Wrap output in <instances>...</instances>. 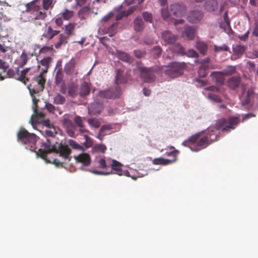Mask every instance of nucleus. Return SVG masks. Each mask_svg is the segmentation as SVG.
I'll return each instance as SVG.
<instances>
[{
	"label": "nucleus",
	"instance_id": "obj_19",
	"mask_svg": "<svg viewBox=\"0 0 258 258\" xmlns=\"http://www.w3.org/2000/svg\"><path fill=\"white\" fill-rule=\"evenodd\" d=\"M203 16V13L201 11H193L189 14L187 20L190 23H196L201 21Z\"/></svg>",
	"mask_w": 258,
	"mask_h": 258
},
{
	"label": "nucleus",
	"instance_id": "obj_1",
	"mask_svg": "<svg viewBox=\"0 0 258 258\" xmlns=\"http://www.w3.org/2000/svg\"><path fill=\"white\" fill-rule=\"evenodd\" d=\"M54 152L59 154V156L68 161L72 159L71 149L67 145L60 143L58 146L52 145L49 140L47 139L45 142L42 143L40 148L36 152L38 156L45 160L47 163H51V160L47 158L48 154Z\"/></svg>",
	"mask_w": 258,
	"mask_h": 258
},
{
	"label": "nucleus",
	"instance_id": "obj_18",
	"mask_svg": "<svg viewBox=\"0 0 258 258\" xmlns=\"http://www.w3.org/2000/svg\"><path fill=\"white\" fill-rule=\"evenodd\" d=\"M103 109L102 103L94 102L88 106V113L90 115H96L100 113Z\"/></svg>",
	"mask_w": 258,
	"mask_h": 258
},
{
	"label": "nucleus",
	"instance_id": "obj_42",
	"mask_svg": "<svg viewBox=\"0 0 258 258\" xmlns=\"http://www.w3.org/2000/svg\"><path fill=\"white\" fill-rule=\"evenodd\" d=\"M107 149L106 146L104 144H99L95 145L92 150L94 152L104 153Z\"/></svg>",
	"mask_w": 258,
	"mask_h": 258
},
{
	"label": "nucleus",
	"instance_id": "obj_46",
	"mask_svg": "<svg viewBox=\"0 0 258 258\" xmlns=\"http://www.w3.org/2000/svg\"><path fill=\"white\" fill-rule=\"evenodd\" d=\"M21 62L19 64V66L21 68L23 67L27 63L28 61V55L25 51H23L20 55Z\"/></svg>",
	"mask_w": 258,
	"mask_h": 258
},
{
	"label": "nucleus",
	"instance_id": "obj_53",
	"mask_svg": "<svg viewBox=\"0 0 258 258\" xmlns=\"http://www.w3.org/2000/svg\"><path fill=\"white\" fill-rule=\"evenodd\" d=\"M44 132H45V135L47 137H53L56 134V131H55V129L54 128V127H51L50 128H47V129H46L45 130Z\"/></svg>",
	"mask_w": 258,
	"mask_h": 258
},
{
	"label": "nucleus",
	"instance_id": "obj_58",
	"mask_svg": "<svg viewBox=\"0 0 258 258\" xmlns=\"http://www.w3.org/2000/svg\"><path fill=\"white\" fill-rule=\"evenodd\" d=\"M161 15L164 20H166V19L168 18L169 16L172 15V14L170 13V11L169 12L168 9L166 8L162 9Z\"/></svg>",
	"mask_w": 258,
	"mask_h": 258
},
{
	"label": "nucleus",
	"instance_id": "obj_23",
	"mask_svg": "<svg viewBox=\"0 0 258 258\" xmlns=\"http://www.w3.org/2000/svg\"><path fill=\"white\" fill-rule=\"evenodd\" d=\"M233 54L231 56L232 59H236L240 58L245 51V48L243 46L237 45L233 47Z\"/></svg>",
	"mask_w": 258,
	"mask_h": 258
},
{
	"label": "nucleus",
	"instance_id": "obj_33",
	"mask_svg": "<svg viewBox=\"0 0 258 258\" xmlns=\"http://www.w3.org/2000/svg\"><path fill=\"white\" fill-rule=\"evenodd\" d=\"M127 81L126 78L123 76L122 72L120 70L116 71V75L115 77V83L118 86L121 84H124Z\"/></svg>",
	"mask_w": 258,
	"mask_h": 258
},
{
	"label": "nucleus",
	"instance_id": "obj_30",
	"mask_svg": "<svg viewBox=\"0 0 258 258\" xmlns=\"http://www.w3.org/2000/svg\"><path fill=\"white\" fill-rule=\"evenodd\" d=\"M205 9L209 12L216 11L218 7V3L216 0H208L205 3Z\"/></svg>",
	"mask_w": 258,
	"mask_h": 258
},
{
	"label": "nucleus",
	"instance_id": "obj_27",
	"mask_svg": "<svg viewBox=\"0 0 258 258\" xmlns=\"http://www.w3.org/2000/svg\"><path fill=\"white\" fill-rule=\"evenodd\" d=\"M69 37L65 35L63 33H60L59 35L57 41L54 43V47L56 49L60 48L62 45L67 44Z\"/></svg>",
	"mask_w": 258,
	"mask_h": 258
},
{
	"label": "nucleus",
	"instance_id": "obj_63",
	"mask_svg": "<svg viewBox=\"0 0 258 258\" xmlns=\"http://www.w3.org/2000/svg\"><path fill=\"white\" fill-rule=\"evenodd\" d=\"M8 68L9 65L7 63L0 59V69H3V71L5 72Z\"/></svg>",
	"mask_w": 258,
	"mask_h": 258
},
{
	"label": "nucleus",
	"instance_id": "obj_5",
	"mask_svg": "<svg viewBox=\"0 0 258 258\" xmlns=\"http://www.w3.org/2000/svg\"><path fill=\"white\" fill-rule=\"evenodd\" d=\"M18 142L27 145L26 148H29L31 151L36 152V144L37 137L33 133H30L24 128H21L17 133Z\"/></svg>",
	"mask_w": 258,
	"mask_h": 258
},
{
	"label": "nucleus",
	"instance_id": "obj_52",
	"mask_svg": "<svg viewBox=\"0 0 258 258\" xmlns=\"http://www.w3.org/2000/svg\"><path fill=\"white\" fill-rule=\"evenodd\" d=\"M87 122L91 126L95 128H98L100 126V122L97 119L95 118H89Z\"/></svg>",
	"mask_w": 258,
	"mask_h": 258
},
{
	"label": "nucleus",
	"instance_id": "obj_25",
	"mask_svg": "<svg viewBox=\"0 0 258 258\" xmlns=\"http://www.w3.org/2000/svg\"><path fill=\"white\" fill-rule=\"evenodd\" d=\"M169 50L173 54H180L183 55L185 54L184 48L178 43H173L169 48Z\"/></svg>",
	"mask_w": 258,
	"mask_h": 258
},
{
	"label": "nucleus",
	"instance_id": "obj_20",
	"mask_svg": "<svg viewBox=\"0 0 258 258\" xmlns=\"http://www.w3.org/2000/svg\"><path fill=\"white\" fill-rule=\"evenodd\" d=\"M133 27L136 32H141L145 28L144 22L140 16L137 17L133 21Z\"/></svg>",
	"mask_w": 258,
	"mask_h": 258
},
{
	"label": "nucleus",
	"instance_id": "obj_31",
	"mask_svg": "<svg viewBox=\"0 0 258 258\" xmlns=\"http://www.w3.org/2000/svg\"><path fill=\"white\" fill-rule=\"evenodd\" d=\"M63 78V75L61 69L58 70L55 76V83L56 85L59 86L61 88L64 87V82Z\"/></svg>",
	"mask_w": 258,
	"mask_h": 258
},
{
	"label": "nucleus",
	"instance_id": "obj_56",
	"mask_svg": "<svg viewBox=\"0 0 258 258\" xmlns=\"http://www.w3.org/2000/svg\"><path fill=\"white\" fill-rule=\"evenodd\" d=\"M208 97L209 99L215 102L220 103L222 102L221 98L218 95L215 94L210 93Z\"/></svg>",
	"mask_w": 258,
	"mask_h": 258
},
{
	"label": "nucleus",
	"instance_id": "obj_11",
	"mask_svg": "<svg viewBox=\"0 0 258 258\" xmlns=\"http://www.w3.org/2000/svg\"><path fill=\"white\" fill-rule=\"evenodd\" d=\"M121 93V89L116 86L115 88H111L107 90L100 91L99 96L106 99H113L118 97Z\"/></svg>",
	"mask_w": 258,
	"mask_h": 258
},
{
	"label": "nucleus",
	"instance_id": "obj_10",
	"mask_svg": "<svg viewBox=\"0 0 258 258\" xmlns=\"http://www.w3.org/2000/svg\"><path fill=\"white\" fill-rule=\"evenodd\" d=\"M254 87H249L245 92L246 88L245 86H242V90L239 98L243 106L250 103L251 99L253 98L254 95Z\"/></svg>",
	"mask_w": 258,
	"mask_h": 258
},
{
	"label": "nucleus",
	"instance_id": "obj_45",
	"mask_svg": "<svg viewBox=\"0 0 258 258\" xmlns=\"http://www.w3.org/2000/svg\"><path fill=\"white\" fill-rule=\"evenodd\" d=\"M43 9L45 11L53 7V0H42V3Z\"/></svg>",
	"mask_w": 258,
	"mask_h": 258
},
{
	"label": "nucleus",
	"instance_id": "obj_21",
	"mask_svg": "<svg viewBox=\"0 0 258 258\" xmlns=\"http://www.w3.org/2000/svg\"><path fill=\"white\" fill-rule=\"evenodd\" d=\"M241 83V79L239 77L233 76L230 78L227 81V86L233 90L238 88Z\"/></svg>",
	"mask_w": 258,
	"mask_h": 258
},
{
	"label": "nucleus",
	"instance_id": "obj_2",
	"mask_svg": "<svg viewBox=\"0 0 258 258\" xmlns=\"http://www.w3.org/2000/svg\"><path fill=\"white\" fill-rule=\"evenodd\" d=\"M201 133H198L190 137V142L193 144H196L195 149L196 152H198L207 148L209 145L218 140V135L215 131L209 129L205 135L201 136Z\"/></svg>",
	"mask_w": 258,
	"mask_h": 258
},
{
	"label": "nucleus",
	"instance_id": "obj_57",
	"mask_svg": "<svg viewBox=\"0 0 258 258\" xmlns=\"http://www.w3.org/2000/svg\"><path fill=\"white\" fill-rule=\"evenodd\" d=\"M76 125L79 127H83V120L80 116H76L74 119Z\"/></svg>",
	"mask_w": 258,
	"mask_h": 258
},
{
	"label": "nucleus",
	"instance_id": "obj_48",
	"mask_svg": "<svg viewBox=\"0 0 258 258\" xmlns=\"http://www.w3.org/2000/svg\"><path fill=\"white\" fill-rule=\"evenodd\" d=\"M142 17L146 22L153 23V17L151 13L148 12H144L142 13Z\"/></svg>",
	"mask_w": 258,
	"mask_h": 258
},
{
	"label": "nucleus",
	"instance_id": "obj_39",
	"mask_svg": "<svg viewBox=\"0 0 258 258\" xmlns=\"http://www.w3.org/2000/svg\"><path fill=\"white\" fill-rule=\"evenodd\" d=\"M209 67L208 65L203 64H202L198 70V74L201 77L204 78L206 77L208 74V71Z\"/></svg>",
	"mask_w": 258,
	"mask_h": 258
},
{
	"label": "nucleus",
	"instance_id": "obj_14",
	"mask_svg": "<svg viewBox=\"0 0 258 258\" xmlns=\"http://www.w3.org/2000/svg\"><path fill=\"white\" fill-rule=\"evenodd\" d=\"M111 173L117 174L119 176L121 175H125L127 176H129V172L127 170L123 171L122 170L121 167L122 165L119 163V162L116 161L115 160H113L112 164H111Z\"/></svg>",
	"mask_w": 258,
	"mask_h": 258
},
{
	"label": "nucleus",
	"instance_id": "obj_12",
	"mask_svg": "<svg viewBox=\"0 0 258 258\" xmlns=\"http://www.w3.org/2000/svg\"><path fill=\"white\" fill-rule=\"evenodd\" d=\"M35 73V69L30 68H26L21 72V75L18 77L17 80L26 85V81H29L31 80H33L35 81V77H32Z\"/></svg>",
	"mask_w": 258,
	"mask_h": 258
},
{
	"label": "nucleus",
	"instance_id": "obj_24",
	"mask_svg": "<svg viewBox=\"0 0 258 258\" xmlns=\"http://www.w3.org/2000/svg\"><path fill=\"white\" fill-rule=\"evenodd\" d=\"M210 76L218 85H222L224 84L225 76L222 71L213 72L211 73Z\"/></svg>",
	"mask_w": 258,
	"mask_h": 258
},
{
	"label": "nucleus",
	"instance_id": "obj_49",
	"mask_svg": "<svg viewBox=\"0 0 258 258\" xmlns=\"http://www.w3.org/2000/svg\"><path fill=\"white\" fill-rule=\"evenodd\" d=\"M45 107L50 113H55L56 111H59L58 108L55 107L53 105L50 103H46Z\"/></svg>",
	"mask_w": 258,
	"mask_h": 258
},
{
	"label": "nucleus",
	"instance_id": "obj_8",
	"mask_svg": "<svg viewBox=\"0 0 258 258\" xmlns=\"http://www.w3.org/2000/svg\"><path fill=\"white\" fill-rule=\"evenodd\" d=\"M184 67L185 63L183 62H173L165 71V72L169 77L175 78L182 74Z\"/></svg>",
	"mask_w": 258,
	"mask_h": 258
},
{
	"label": "nucleus",
	"instance_id": "obj_55",
	"mask_svg": "<svg viewBox=\"0 0 258 258\" xmlns=\"http://www.w3.org/2000/svg\"><path fill=\"white\" fill-rule=\"evenodd\" d=\"M84 137L85 139V142L84 143V145L87 148L91 147L93 145L92 140L88 136L86 135H85L84 136Z\"/></svg>",
	"mask_w": 258,
	"mask_h": 258
},
{
	"label": "nucleus",
	"instance_id": "obj_64",
	"mask_svg": "<svg viewBox=\"0 0 258 258\" xmlns=\"http://www.w3.org/2000/svg\"><path fill=\"white\" fill-rule=\"evenodd\" d=\"M7 75L9 78H15L16 79L15 71L11 69H9L7 72ZM18 78H17V79Z\"/></svg>",
	"mask_w": 258,
	"mask_h": 258
},
{
	"label": "nucleus",
	"instance_id": "obj_32",
	"mask_svg": "<svg viewBox=\"0 0 258 258\" xmlns=\"http://www.w3.org/2000/svg\"><path fill=\"white\" fill-rule=\"evenodd\" d=\"M174 162V160L164 159L162 157L155 158L153 160V163L155 165H166Z\"/></svg>",
	"mask_w": 258,
	"mask_h": 258
},
{
	"label": "nucleus",
	"instance_id": "obj_47",
	"mask_svg": "<svg viewBox=\"0 0 258 258\" xmlns=\"http://www.w3.org/2000/svg\"><path fill=\"white\" fill-rule=\"evenodd\" d=\"M225 76H228L233 74L235 72V68L233 66H228L222 71Z\"/></svg>",
	"mask_w": 258,
	"mask_h": 258
},
{
	"label": "nucleus",
	"instance_id": "obj_38",
	"mask_svg": "<svg viewBox=\"0 0 258 258\" xmlns=\"http://www.w3.org/2000/svg\"><path fill=\"white\" fill-rule=\"evenodd\" d=\"M90 9L89 7H84L78 12V17L82 20L85 19L87 15L89 14Z\"/></svg>",
	"mask_w": 258,
	"mask_h": 258
},
{
	"label": "nucleus",
	"instance_id": "obj_41",
	"mask_svg": "<svg viewBox=\"0 0 258 258\" xmlns=\"http://www.w3.org/2000/svg\"><path fill=\"white\" fill-rule=\"evenodd\" d=\"M62 124L64 127L68 130L70 128H74V125L72 121L68 117L64 116L62 119Z\"/></svg>",
	"mask_w": 258,
	"mask_h": 258
},
{
	"label": "nucleus",
	"instance_id": "obj_17",
	"mask_svg": "<svg viewBox=\"0 0 258 258\" xmlns=\"http://www.w3.org/2000/svg\"><path fill=\"white\" fill-rule=\"evenodd\" d=\"M74 159L76 162L82 163L85 166L90 165L91 162L90 156L86 153H83L77 156H75Z\"/></svg>",
	"mask_w": 258,
	"mask_h": 258
},
{
	"label": "nucleus",
	"instance_id": "obj_26",
	"mask_svg": "<svg viewBox=\"0 0 258 258\" xmlns=\"http://www.w3.org/2000/svg\"><path fill=\"white\" fill-rule=\"evenodd\" d=\"M182 35L183 37H186L188 40L193 39L195 36V28L192 26H185Z\"/></svg>",
	"mask_w": 258,
	"mask_h": 258
},
{
	"label": "nucleus",
	"instance_id": "obj_3",
	"mask_svg": "<svg viewBox=\"0 0 258 258\" xmlns=\"http://www.w3.org/2000/svg\"><path fill=\"white\" fill-rule=\"evenodd\" d=\"M26 12L31 13L32 16L29 19L36 24L37 20H43L47 17L46 12L42 11L41 4L39 0H34L25 5Z\"/></svg>",
	"mask_w": 258,
	"mask_h": 258
},
{
	"label": "nucleus",
	"instance_id": "obj_44",
	"mask_svg": "<svg viewBox=\"0 0 258 258\" xmlns=\"http://www.w3.org/2000/svg\"><path fill=\"white\" fill-rule=\"evenodd\" d=\"M74 12L68 9H65L61 13L62 17L65 20H69L74 16Z\"/></svg>",
	"mask_w": 258,
	"mask_h": 258
},
{
	"label": "nucleus",
	"instance_id": "obj_62",
	"mask_svg": "<svg viewBox=\"0 0 258 258\" xmlns=\"http://www.w3.org/2000/svg\"><path fill=\"white\" fill-rule=\"evenodd\" d=\"M187 56L192 57H198V53L194 49H189L186 53Z\"/></svg>",
	"mask_w": 258,
	"mask_h": 258
},
{
	"label": "nucleus",
	"instance_id": "obj_7",
	"mask_svg": "<svg viewBox=\"0 0 258 258\" xmlns=\"http://www.w3.org/2000/svg\"><path fill=\"white\" fill-rule=\"evenodd\" d=\"M140 71V76L143 81L147 83H151L155 79V74L157 73L158 69L155 68H147L140 67L139 68Z\"/></svg>",
	"mask_w": 258,
	"mask_h": 258
},
{
	"label": "nucleus",
	"instance_id": "obj_28",
	"mask_svg": "<svg viewBox=\"0 0 258 258\" xmlns=\"http://www.w3.org/2000/svg\"><path fill=\"white\" fill-rule=\"evenodd\" d=\"M76 24L73 23H69L67 25H65L63 30L65 35L70 38L72 35H74L75 33V30Z\"/></svg>",
	"mask_w": 258,
	"mask_h": 258
},
{
	"label": "nucleus",
	"instance_id": "obj_60",
	"mask_svg": "<svg viewBox=\"0 0 258 258\" xmlns=\"http://www.w3.org/2000/svg\"><path fill=\"white\" fill-rule=\"evenodd\" d=\"M178 153V151L175 150L174 151L168 152L166 153L167 156H171L173 158L171 160H174V162L176 160L177 154Z\"/></svg>",
	"mask_w": 258,
	"mask_h": 258
},
{
	"label": "nucleus",
	"instance_id": "obj_34",
	"mask_svg": "<svg viewBox=\"0 0 258 258\" xmlns=\"http://www.w3.org/2000/svg\"><path fill=\"white\" fill-rule=\"evenodd\" d=\"M34 113L32 116L31 118V124L33 126V127H35V118H37L39 119H43L45 117V114L44 113L42 112H38L37 108H36V110L35 109H33Z\"/></svg>",
	"mask_w": 258,
	"mask_h": 258
},
{
	"label": "nucleus",
	"instance_id": "obj_59",
	"mask_svg": "<svg viewBox=\"0 0 258 258\" xmlns=\"http://www.w3.org/2000/svg\"><path fill=\"white\" fill-rule=\"evenodd\" d=\"M113 15L114 14L113 12H111L108 13L101 19V22L106 23L109 21L113 17Z\"/></svg>",
	"mask_w": 258,
	"mask_h": 258
},
{
	"label": "nucleus",
	"instance_id": "obj_4",
	"mask_svg": "<svg viewBox=\"0 0 258 258\" xmlns=\"http://www.w3.org/2000/svg\"><path fill=\"white\" fill-rule=\"evenodd\" d=\"M240 122L239 117L237 116H230L227 118H222L218 119L215 123L214 127L217 130H221L223 132L229 133L234 130L237 125Z\"/></svg>",
	"mask_w": 258,
	"mask_h": 258
},
{
	"label": "nucleus",
	"instance_id": "obj_16",
	"mask_svg": "<svg viewBox=\"0 0 258 258\" xmlns=\"http://www.w3.org/2000/svg\"><path fill=\"white\" fill-rule=\"evenodd\" d=\"M161 38L166 44H173L177 40L178 36L171 32L166 30L162 33Z\"/></svg>",
	"mask_w": 258,
	"mask_h": 258
},
{
	"label": "nucleus",
	"instance_id": "obj_43",
	"mask_svg": "<svg viewBox=\"0 0 258 258\" xmlns=\"http://www.w3.org/2000/svg\"><path fill=\"white\" fill-rule=\"evenodd\" d=\"M162 48L159 46L153 47L151 50V54L154 58L160 57L162 54Z\"/></svg>",
	"mask_w": 258,
	"mask_h": 258
},
{
	"label": "nucleus",
	"instance_id": "obj_37",
	"mask_svg": "<svg viewBox=\"0 0 258 258\" xmlns=\"http://www.w3.org/2000/svg\"><path fill=\"white\" fill-rule=\"evenodd\" d=\"M111 128L112 127L109 124L102 125L99 130L97 138L102 141L104 137L106 135L104 133V131L106 130H110Z\"/></svg>",
	"mask_w": 258,
	"mask_h": 258
},
{
	"label": "nucleus",
	"instance_id": "obj_40",
	"mask_svg": "<svg viewBox=\"0 0 258 258\" xmlns=\"http://www.w3.org/2000/svg\"><path fill=\"white\" fill-rule=\"evenodd\" d=\"M66 102V98L59 93L56 94L53 97V103L57 105H62Z\"/></svg>",
	"mask_w": 258,
	"mask_h": 258
},
{
	"label": "nucleus",
	"instance_id": "obj_36",
	"mask_svg": "<svg viewBox=\"0 0 258 258\" xmlns=\"http://www.w3.org/2000/svg\"><path fill=\"white\" fill-rule=\"evenodd\" d=\"M90 92V87L87 83H84L81 86L80 95L82 97H84L88 94Z\"/></svg>",
	"mask_w": 258,
	"mask_h": 258
},
{
	"label": "nucleus",
	"instance_id": "obj_15",
	"mask_svg": "<svg viewBox=\"0 0 258 258\" xmlns=\"http://www.w3.org/2000/svg\"><path fill=\"white\" fill-rule=\"evenodd\" d=\"M59 33V30H54L51 25L46 26L41 37L47 40H51Z\"/></svg>",
	"mask_w": 258,
	"mask_h": 258
},
{
	"label": "nucleus",
	"instance_id": "obj_51",
	"mask_svg": "<svg viewBox=\"0 0 258 258\" xmlns=\"http://www.w3.org/2000/svg\"><path fill=\"white\" fill-rule=\"evenodd\" d=\"M69 144L74 149L84 150L83 148L80 145L73 140H69Z\"/></svg>",
	"mask_w": 258,
	"mask_h": 258
},
{
	"label": "nucleus",
	"instance_id": "obj_29",
	"mask_svg": "<svg viewBox=\"0 0 258 258\" xmlns=\"http://www.w3.org/2000/svg\"><path fill=\"white\" fill-rule=\"evenodd\" d=\"M117 57L121 60L131 63L133 61V58L126 52L118 50H116Z\"/></svg>",
	"mask_w": 258,
	"mask_h": 258
},
{
	"label": "nucleus",
	"instance_id": "obj_54",
	"mask_svg": "<svg viewBox=\"0 0 258 258\" xmlns=\"http://www.w3.org/2000/svg\"><path fill=\"white\" fill-rule=\"evenodd\" d=\"M134 53L135 56L138 58H141L145 56L146 54V52L144 50H135Z\"/></svg>",
	"mask_w": 258,
	"mask_h": 258
},
{
	"label": "nucleus",
	"instance_id": "obj_50",
	"mask_svg": "<svg viewBox=\"0 0 258 258\" xmlns=\"http://www.w3.org/2000/svg\"><path fill=\"white\" fill-rule=\"evenodd\" d=\"M229 50V48L226 44H223L220 46L217 45L214 46V51L215 52H220L222 51H228Z\"/></svg>",
	"mask_w": 258,
	"mask_h": 258
},
{
	"label": "nucleus",
	"instance_id": "obj_9",
	"mask_svg": "<svg viewBox=\"0 0 258 258\" xmlns=\"http://www.w3.org/2000/svg\"><path fill=\"white\" fill-rule=\"evenodd\" d=\"M64 73L68 76L76 77L79 74L78 61L76 59L72 58L64 66Z\"/></svg>",
	"mask_w": 258,
	"mask_h": 258
},
{
	"label": "nucleus",
	"instance_id": "obj_13",
	"mask_svg": "<svg viewBox=\"0 0 258 258\" xmlns=\"http://www.w3.org/2000/svg\"><path fill=\"white\" fill-rule=\"evenodd\" d=\"M186 7L182 3H174L170 6V13L175 17H181L186 12Z\"/></svg>",
	"mask_w": 258,
	"mask_h": 258
},
{
	"label": "nucleus",
	"instance_id": "obj_35",
	"mask_svg": "<svg viewBox=\"0 0 258 258\" xmlns=\"http://www.w3.org/2000/svg\"><path fill=\"white\" fill-rule=\"evenodd\" d=\"M196 48L203 55H205L208 49L207 43L203 41H198L196 43Z\"/></svg>",
	"mask_w": 258,
	"mask_h": 258
},
{
	"label": "nucleus",
	"instance_id": "obj_6",
	"mask_svg": "<svg viewBox=\"0 0 258 258\" xmlns=\"http://www.w3.org/2000/svg\"><path fill=\"white\" fill-rule=\"evenodd\" d=\"M51 60V57L48 56L44 57L40 61V64L44 67V68L42 69L40 74L35 78V82L40 85L41 90H43L46 82V79L44 76V74L48 72Z\"/></svg>",
	"mask_w": 258,
	"mask_h": 258
},
{
	"label": "nucleus",
	"instance_id": "obj_61",
	"mask_svg": "<svg viewBox=\"0 0 258 258\" xmlns=\"http://www.w3.org/2000/svg\"><path fill=\"white\" fill-rule=\"evenodd\" d=\"M98 163L99 164V167L102 169H107L108 166L106 165L105 160L104 158H101L99 160Z\"/></svg>",
	"mask_w": 258,
	"mask_h": 258
},
{
	"label": "nucleus",
	"instance_id": "obj_22",
	"mask_svg": "<svg viewBox=\"0 0 258 258\" xmlns=\"http://www.w3.org/2000/svg\"><path fill=\"white\" fill-rule=\"evenodd\" d=\"M118 23L114 22L108 26H104L103 31L108 33L109 37L114 36L117 32Z\"/></svg>",
	"mask_w": 258,
	"mask_h": 258
}]
</instances>
